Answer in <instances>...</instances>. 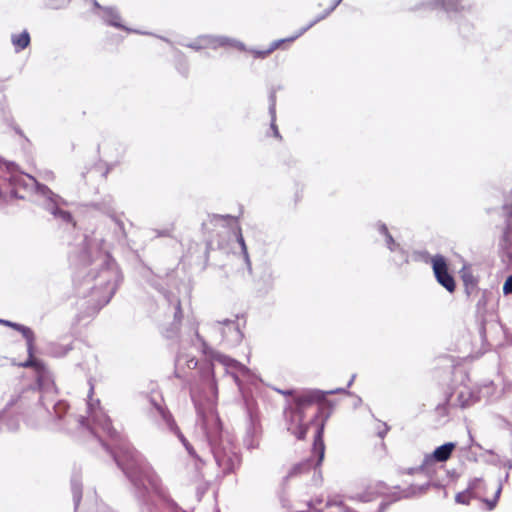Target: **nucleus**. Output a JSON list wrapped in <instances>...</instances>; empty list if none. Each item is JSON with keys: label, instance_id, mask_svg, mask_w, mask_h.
Listing matches in <instances>:
<instances>
[{"label": "nucleus", "instance_id": "nucleus-1", "mask_svg": "<svg viewBox=\"0 0 512 512\" xmlns=\"http://www.w3.org/2000/svg\"><path fill=\"white\" fill-rule=\"evenodd\" d=\"M120 281L114 259L98 250V244L85 238L73 276L76 295L86 299L87 314L97 313L108 304Z\"/></svg>", "mask_w": 512, "mask_h": 512}, {"label": "nucleus", "instance_id": "nucleus-2", "mask_svg": "<svg viewBox=\"0 0 512 512\" xmlns=\"http://www.w3.org/2000/svg\"><path fill=\"white\" fill-rule=\"evenodd\" d=\"M131 485L138 512H162L153 493L168 512H187L171 497L169 489L145 458L128 443H119L115 450L102 442Z\"/></svg>", "mask_w": 512, "mask_h": 512}, {"label": "nucleus", "instance_id": "nucleus-3", "mask_svg": "<svg viewBox=\"0 0 512 512\" xmlns=\"http://www.w3.org/2000/svg\"><path fill=\"white\" fill-rule=\"evenodd\" d=\"M349 394L347 388H336L332 390L306 389L301 394L295 395L292 400H287L284 407V418L287 430L297 439L303 440L306 437L309 424H316V432L313 440V454L316 459H307L294 465L288 473L289 477L309 471L321 465L325 455V444L323 441L325 424L331 415V406L320 405L316 414L308 424H304L306 410L314 403H322L328 395Z\"/></svg>", "mask_w": 512, "mask_h": 512}, {"label": "nucleus", "instance_id": "nucleus-4", "mask_svg": "<svg viewBox=\"0 0 512 512\" xmlns=\"http://www.w3.org/2000/svg\"><path fill=\"white\" fill-rule=\"evenodd\" d=\"M202 381L209 390L205 402H202L200 395H197L194 389L191 390V397L198 415L197 424L205 436L217 466L224 474H228L240 466L241 456L231 439L223 434L222 424L215 407L217 383L211 369L203 373Z\"/></svg>", "mask_w": 512, "mask_h": 512}, {"label": "nucleus", "instance_id": "nucleus-5", "mask_svg": "<svg viewBox=\"0 0 512 512\" xmlns=\"http://www.w3.org/2000/svg\"><path fill=\"white\" fill-rule=\"evenodd\" d=\"M243 397L248 418L246 432L243 438V444L247 449L252 450L258 447L259 437L261 434V425L258 413L256 411L255 401L248 397L246 394H244Z\"/></svg>", "mask_w": 512, "mask_h": 512}, {"label": "nucleus", "instance_id": "nucleus-6", "mask_svg": "<svg viewBox=\"0 0 512 512\" xmlns=\"http://www.w3.org/2000/svg\"><path fill=\"white\" fill-rule=\"evenodd\" d=\"M71 491L75 512H115L105 503L99 501L96 495L86 497L85 506L87 507L83 509L80 505L82 498V483L81 479L76 475L71 479Z\"/></svg>", "mask_w": 512, "mask_h": 512}, {"label": "nucleus", "instance_id": "nucleus-7", "mask_svg": "<svg viewBox=\"0 0 512 512\" xmlns=\"http://www.w3.org/2000/svg\"><path fill=\"white\" fill-rule=\"evenodd\" d=\"M149 284L161 293L168 303L174 308V319L171 326L165 331L164 336L172 339L178 336L180 323L183 317L180 299L173 293L167 291L160 283L159 279H152Z\"/></svg>", "mask_w": 512, "mask_h": 512}, {"label": "nucleus", "instance_id": "nucleus-8", "mask_svg": "<svg viewBox=\"0 0 512 512\" xmlns=\"http://www.w3.org/2000/svg\"><path fill=\"white\" fill-rule=\"evenodd\" d=\"M151 403L153 404L154 410L156 414L161 418L163 424L165 427L174 435L178 437V439L181 441L183 446L185 447L187 453L201 461L200 457L196 453L194 447L189 443V441L185 438V436L182 434L181 430L179 429L178 425L176 424L172 414L169 410H167L165 407L161 406L160 404L156 403L154 400H151Z\"/></svg>", "mask_w": 512, "mask_h": 512}, {"label": "nucleus", "instance_id": "nucleus-9", "mask_svg": "<svg viewBox=\"0 0 512 512\" xmlns=\"http://www.w3.org/2000/svg\"><path fill=\"white\" fill-rule=\"evenodd\" d=\"M214 329L220 333L221 341L228 347L236 346L242 341L243 334L235 320L216 321Z\"/></svg>", "mask_w": 512, "mask_h": 512}, {"label": "nucleus", "instance_id": "nucleus-10", "mask_svg": "<svg viewBox=\"0 0 512 512\" xmlns=\"http://www.w3.org/2000/svg\"><path fill=\"white\" fill-rule=\"evenodd\" d=\"M432 269L437 282L448 292L456 289L454 277L448 270V264L444 256L437 254L432 258Z\"/></svg>", "mask_w": 512, "mask_h": 512}, {"label": "nucleus", "instance_id": "nucleus-11", "mask_svg": "<svg viewBox=\"0 0 512 512\" xmlns=\"http://www.w3.org/2000/svg\"><path fill=\"white\" fill-rule=\"evenodd\" d=\"M456 442H446L434 449L432 453L424 456V465L429 467L434 463H443L450 459L456 449Z\"/></svg>", "mask_w": 512, "mask_h": 512}, {"label": "nucleus", "instance_id": "nucleus-12", "mask_svg": "<svg viewBox=\"0 0 512 512\" xmlns=\"http://www.w3.org/2000/svg\"><path fill=\"white\" fill-rule=\"evenodd\" d=\"M113 199L112 197L104 198L103 201L93 203V207L107 215L110 216L111 220L115 223L117 226L116 234L118 237L125 238L126 237V231L124 227L123 221H121L115 214H114V206H113Z\"/></svg>", "mask_w": 512, "mask_h": 512}, {"label": "nucleus", "instance_id": "nucleus-13", "mask_svg": "<svg viewBox=\"0 0 512 512\" xmlns=\"http://www.w3.org/2000/svg\"><path fill=\"white\" fill-rule=\"evenodd\" d=\"M102 19L103 21L109 25V26H112V27H115V28H119V29H123L127 32H135V33H139V34H147L146 32H141V31H138V30H133V29H130L126 26H124L122 23H121V16L118 12V10L115 8V7H112V6H106L105 8H103V14H102Z\"/></svg>", "mask_w": 512, "mask_h": 512}, {"label": "nucleus", "instance_id": "nucleus-14", "mask_svg": "<svg viewBox=\"0 0 512 512\" xmlns=\"http://www.w3.org/2000/svg\"><path fill=\"white\" fill-rule=\"evenodd\" d=\"M461 0H425L415 7V10L441 8L446 12L457 11Z\"/></svg>", "mask_w": 512, "mask_h": 512}, {"label": "nucleus", "instance_id": "nucleus-15", "mask_svg": "<svg viewBox=\"0 0 512 512\" xmlns=\"http://www.w3.org/2000/svg\"><path fill=\"white\" fill-rule=\"evenodd\" d=\"M88 411H89V418L92 419V421L99 425L104 432H106L111 438L117 437V431L113 428L111 424V420L104 416V415H98V413L93 408V403L88 402Z\"/></svg>", "mask_w": 512, "mask_h": 512}, {"label": "nucleus", "instance_id": "nucleus-16", "mask_svg": "<svg viewBox=\"0 0 512 512\" xmlns=\"http://www.w3.org/2000/svg\"><path fill=\"white\" fill-rule=\"evenodd\" d=\"M34 348L35 347L27 348L28 358L24 363L21 364V366L25 368H34L38 373V382L40 383L44 378L47 370L44 362L34 357Z\"/></svg>", "mask_w": 512, "mask_h": 512}, {"label": "nucleus", "instance_id": "nucleus-17", "mask_svg": "<svg viewBox=\"0 0 512 512\" xmlns=\"http://www.w3.org/2000/svg\"><path fill=\"white\" fill-rule=\"evenodd\" d=\"M217 360L222 363L225 367L229 368V369H233L234 371L231 373L235 382L239 384V377L238 375L236 374L237 372H240L242 374H246L248 373V368L245 367L243 364H241L240 362L236 361L235 359H232L228 356H225V355H218L217 356Z\"/></svg>", "mask_w": 512, "mask_h": 512}, {"label": "nucleus", "instance_id": "nucleus-18", "mask_svg": "<svg viewBox=\"0 0 512 512\" xmlns=\"http://www.w3.org/2000/svg\"><path fill=\"white\" fill-rule=\"evenodd\" d=\"M476 401V396L474 393L467 387L461 389L456 398L457 405L461 408H467L472 405Z\"/></svg>", "mask_w": 512, "mask_h": 512}, {"label": "nucleus", "instance_id": "nucleus-19", "mask_svg": "<svg viewBox=\"0 0 512 512\" xmlns=\"http://www.w3.org/2000/svg\"><path fill=\"white\" fill-rule=\"evenodd\" d=\"M30 34L27 30L22 31L20 34H13L11 36V42L14 45L16 51H21L30 45Z\"/></svg>", "mask_w": 512, "mask_h": 512}, {"label": "nucleus", "instance_id": "nucleus-20", "mask_svg": "<svg viewBox=\"0 0 512 512\" xmlns=\"http://www.w3.org/2000/svg\"><path fill=\"white\" fill-rule=\"evenodd\" d=\"M269 114L271 116V129L273 131V135L276 138L281 139V135L279 133L278 127L275 124L276 121V95L275 92L272 91L269 95Z\"/></svg>", "mask_w": 512, "mask_h": 512}, {"label": "nucleus", "instance_id": "nucleus-21", "mask_svg": "<svg viewBox=\"0 0 512 512\" xmlns=\"http://www.w3.org/2000/svg\"><path fill=\"white\" fill-rule=\"evenodd\" d=\"M259 282L263 284V288L267 291L272 288L274 282V275L271 266L262 265L261 266V274L259 276Z\"/></svg>", "mask_w": 512, "mask_h": 512}, {"label": "nucleus", "instance_id": "nucleus-22", "mask_svg": "<svg viewBox=\"0 0 512 512\" xmlns=\"http://www.w3.org/2000/svg\"><path fill=\"white\" fill-rule=\"evenodd\" d=\"M286 42H291L289 40V37L288 38H284V39H278V40H275L273 41L269 48L266 49V50H256V49H251L249 50L251 53H253L254 57L255 58H265L267 57L269 54H271L274 50L278 49L283 43H286Z\"/></svg>", "mask_w": 512, "mask_h": 512}, {"label": "nucleus", "instance_id": "nucleus-23", "mask_svg": "<svg viewBox=\"0 0 512 512\" xmlns=\"http://www.w3.org/2000/svg\"><path fill=\"white\" fill-rule=\"evenodd\" d=\"M236 238H237V243L240 246L241 254H242L243 258H244V261H245V264L247 266V269H248L249 273H251L252 272V264H251V261H250L247 245L245 243V240H244V237H243V235L241 233V229L240 228H238V230H237Z\"/></svg>", "mask_w": 512, "mask_h": 512}, {"label": "nucleus", "instance_id": "nucleus-24", "mask_svg": "<svg viewBox=\"0 0 512 512\" xmlns=\"http://www.w3.org/2000/svg\"><path fill=\"white\" fill-rule=\"evenodd\" d=\"M89 419L85 416H74V415H68L67 419L65 420V423L63 424L62 428L70 429L69 426L72 424H77L79 427H86L87 429L91 430L89 426Z\"/></svg>", "mask_w": 512, "mask_h": 512}, {"label": "nucleus", "instance_id": "nucleus-25", "mask_svg": "<svg viewBox=\"0 0 512 512\" xmlns=\"http://www.w3.org/2000/svg\"><path fill=\"white\" fill-rule=\"evenodd\" d=\"M16 331L21 333L24 339L26 340L27 348L35 347V334L30 327L19 323L16 328Z\"/></svg>", "mask_w": 512, "mask_h": 512}, {"label": "nucleus", "instance_id": "nucleus-26", "mask_svg": "<svg viewBox=\"0 0 512 512\" xmlns=\"http://www.w3.org/2000/svg\"><path fill=\"white\" fill-rule=\"evenodd\" d=\"M331 13H328V8L322 12V14L318 15L314 20H312L309 24H307L305 27H302L295 35L289 37L290 41L296 40L298 37L303 35L306 31H308L310 28H312L315 24L320 22L321 20L325 19L327 16H329Z\"/></svg>", "mask_w": 512, "mask_h": 512}, {"label": "nucleus", "instance_id": "nucleus-27", "mask_svg": "<svg viewBox=\"0 0 512 512\" xmlns=\"http://www.w3.org/2000/svg\"><path fill=\"white\" fill-rule=\"evenodd\" d=\"M503 210L506 214V220H505V229L503 232V237L505 240H508L510 235L512 234V204H504Z\"/></svg>", "mask_w": 512, "mask_h": 512}, {"label": "nucleus", "instance_id": "nucleus-28", "mask_svg": "<svg viewBox=\"0 0 512 512\" xmlns=\"http://www.w3.org/2000/svg\"><path fill=\"white\" fill-rule=\"evenodd\" d=\"M374 228L379 233V235L383 237L385 245L392 244L391 242L395 240L392 234L389 232L388 227L385 223L378 221L377 223H375Z\"/></svg>", "mask_w": 512, "mask_h": 512}, {"label": "nucleus", "instance_id": "nucleus-29", "mask_svg": "<svg viewBox=\"0 0 512 512\" xmlns=\"http://www.w3.org/2000/svg\"><path fill=\"white\" fill-rule=\"evenodd\" d=\"M221 47H233V48H236L240 51H247V47L246 45L235 39V38H231V37H227V36H221Z\"/></svg>", "mask_w": 512, "mask_h": 512}, {"label": "nucleus", "instance_id": "nucleus-30", "mask_svg": "<svg viewBox=\"0 0 512 512\" xmlns=\"http://www.w3.org/2000/svg\"><path fill=\"white\" fill-rule=\"evenodd\" d=\"M201 40H204L205 48L217 49L222 44L220 35L203 34Z\"/></svg>", "mask_w": 512, "mask_h": 512}, {"label": "nucleus", "instance_id": "nucleus-31", "mask_svg": "<svg viewBox=\"0 0 512 512\" xmlns=\"http://www.w3.org/2000/svg\"><path fill=\"white\" fill-rule=\"evenodd\" d=\"M190 330L194 335V339H191L192 344L195 345V341H197L201 345L203 352L207 353L208 346H207V343L204 340V338L198 332V324L195 323L194 321H191L190 322Z\"/></svg>", "mask_w": 512, "mask_h": 512}, {"label": "nucleus", "instance_id": "nucleus-32", "mask_svg": "<svg viewBox=\"0 0 512 512\" xmlns=\"http://www.w3.org/2000/svg\"><path fill=\"white\" fill-rule=\"evenodd\" d=\"M393 257L392 260L397 266H402L409 261V254L408 252L401 246H399V250H396L392 253Z\"/></svg>", "mask_w": 512, "mask_h": 512}, {"label": "nucleus", "instance_id": "nucleus-33", "mask_svg": "<svg viewBox=\"0 0 512 512\" xmlns=\"http://www.w3.org/2000/svg\"><path fill=\"white\" fill-rule=\"evenodd\" d=\"M71 350H72L71 345L55 344V345L51 346L50 354L53 357L61 358V357L66 356L68 354V352L71 351Z\"/></svg>", "mask_w": 512, "mask_h": 512}, {"label": "nucleus", "instance_id": "nucleus-34", "mask_svg": "<svg viewBox=\"0 0 512 512\" xmlns=\"http://www.w3.org/2000/svg\"><path fill=\"white\" fill-rule=\"evenodd\" d=\"M69 405L64 400H59L53 405L55 419L60 421L65 413H67Z\"/></svg>", "mask_w": 512, "mask_h": 512}, {"label": "nucleus", "instance_id": "nucleus-35", "mask_svg": "<svg viewBox=\"0 0 512 512\" xmlns=\"http://www.w3.org/2000/svg\"><path fill=\"white\" fill-rule=\"evenodd\" d=\"M71 0H46L45 1V8L52 9V10H59L66 8Z\"/></svg>", "mask_w": 512, "mask_h": 512}, {"label": "nucleus", "instance_id": "nucleus-36", "mask_svg": "<svg viewBox=\"0 0 512 512\" xmlns=\"http://www.w3.org/2000/svg\"><path fill=\"white\" fill-rule=\"evenodd\" d=\"M180 44L182 46L191 48V49H193L195 51H199V50L205 49L204 40H201V35H199L197 38H195L191 42H188V43L181 42Z\"/></svg>", "mask_w": 512, "mask_h": 512}, {"label": "nucleus", "instance_id": "nucleus-37", "mask_svg": "<svg viewBox=\"0 0 512 512\" xmlns=\"http://www.w3.org/2000/svg\"><path fill=\"white\" fill-rule=\"evenodd\" d=\"M482 484H483L482 479H481V478H477V477H476V478L472 479V480L469 482V484H468V486H467L466 490H467L470 494H472L474 497H476V493H477V491L481 488Z\"/></svg>", "mask_w": 512, "mask_h": 512}, {"label": "nucleus", "instance_id": "nucleus-38", "mask_svg": "<svg viewBox=\"0 0 512 512\" xmlns=\"http://www.w3.org/2000/svg\"><path fill=\"white\" fill-rule=\"evenodd\" d=\"M471 498H474V496L470 494L467 490H464L456 494L455 501L459 504L467 505L470 503Z\"/></svg>", "mask_w": 512, "mask_h": 512}, {"label": "nucleus", "instance_id": "nucleus-39", "mask_svg": "<svg viewBox=\"0 0 512 512\" xmlns=\"http://www.w3.org/2000/svg\"><path fill=\"white\" fill-rule=\"evenodd\" d=\"M501 491H502V486L498 485V487L495 491L494 498L493 499H484V502L486 503L488 510H493L495 508V506L497 504V500L501 494Z\"/></svg>", "mask_w": 512, "mask_h": 512}, {"label": "nucleus", "instance_id": "nucleus-40", "mask_svg": "<svg viewBox=\"0 0 512 512\" xmlns=\"http://www.w3.org/2000/svg\"><path fill=\"white\" fill-rule=\"evenodd\" d=\"M463 278V282L465 284V287H466V291L467 293L469 294V288H475L476 287V281L474 279V277L470 274H464L462 276Z\"/></svg>", "mask_w": 512, "mask_h": 512}, {"label": "nucleus", "instance_id": "nucleus-41", "mask_svg": "<svg viewBox=\"0 0 512 512\" xmlns=\"http://www.w3.org/2000/svg\"><path fill=\"white\" fill-rule=\"evenodd\" d=\"M429 469L430 468L428 465H424V460H423L419 466L407 469V473L410 475H413V474L419 473V472H423V473L427 474L429 472Z\"/></svg>", "mask_w": 512, "mask_h": 512}, {"label": "nucleus", "instance_id": "nucleus-42", "mask_svg": "<svg viewBox=\"0 0 512 512\" xmlns=\"http://www.w3.org/2000/svg\"><path fill=\"white\" fill-rule=\"evenodd\" d=\"M502 290L504 295L512 294V274L506 278Z\"/></svg>", "mask_w": 512, "mask_h": 512}, {"label": "nucleus", "instance_id": "nucleus-43", "mask_svg": "<svg viewBox=\"0 0 512 512\" xmlns=\"http://www.w3.org/2000/svg\"><path fill=\"white\" fill-rule=\"evenodd\" d=\"M172 228H164V229H154L152 232L155 233L154 237H170L172 233Z\"/></svg>", "mask_w": 512, "mask_h": 512}, {"label": "nucleus", "instance_id": "nucleus-44", "mask_svg": "<svg viewBox=\"0 0 512 512\" xmlns=\"http://www.w3.org/2000/svg\"><path fill=\"white\" fill-rule=\"evenodd\" d=\"M208 489L207 483H200L196 488V495L198 500H201L202 496L206 493Z\"/></svg>", "mask_w": 512, "mask_h": 512}, {"label": "nucleus", "instance_id": "nucleus-45", "mask_svg": "<svg viewBox=\"0 0 512 512\" xmlns=\"http://www.w3.org/2000/svg\"><path fill=\"white\" fill-rule=\"evenodd\" d=\"M389 429H390V427L386 423L381 422L380 427H378V429H377V435L380 438H384L385 435L387 434V432L389 431Z\"/></svg>", "mask_w": 512, "mask_h": 512}, {"label": "nucleus", "instance_id": "nucleus-46", "mask_svg": "<svg viewBox=\"0 0 512 512\" xmlns=\"http://www.w3.org/2000/svg\"><path fill=\"white\" fill-rule=\"evenodd\" d=\"M277 391L279 393H281L282 395L289 396L291 398L290 400H292L295 397V395L301 394L304 390L297 391V390H294V389H288V390H280V389H278Z\"/></svg>", "mask_w": 512, "mask_h": 512}, {"label": "nucleus", "instance_id": "nucleus-47", "mask_svg": "<svg viewBox=\"0 0 512 512\" xmlns=\"http://www.w3.org/2000/svg\"><path fill=\"white\" fill-rule=\"evenodd\" d=\"M391 243L392 244L385 245L391 253L395 252L396 250H399V246H401V244L399 242H397L396 240H393Z\"/></svg>", "mask_w": 512, "mask_h": 512}, {"label": "nucleus", "instance_id": "nucleus-48", "mask_svg": "<svg viewBox=\"0 0 512 512\" xmlns=\"http://www.w3.org/2000/svg\"><path fill=\"white\" fill-rule=\"evenodd\" d=\"M0 323L3 324L4 326H7V327H10L14 330H16L17 326L19 323H16V322H12L10 320H4V319H0Z\"/></svg>", "mask_w": 512, "mask_h": 512}, {"label": "nucleus", "instance_id": "nucleus-49", "mask_svg": "<svg viewBox=\"0 0 512 512\" xmlns=\"http://www.w3.org/2000/svg\"><path fill=\"white\" fill-rule=\"evenodd\" d=\"M178 70H179V72L182 75L187 76V74H188V65H187L186 60H184V62L182 64H179Z\"/></svg>", "mask_w": 512, "mask_h": 512}, {"label": "nucleus", "instance_id": "nucleus-50", "mask_svg": "<svg viewBox=\"0 0 512 512\" xmlns=\"http://www.w3.org/2000/svg\"><path fill=\"white\" fill-rule=\"evenodd\" d=\"M341 2L342 0H334L331 6L328 8V13H332Z\"/></svg>", "mask_w": 512, "mask_h": 512}, {"label": "nucleus", "instance_id": "nucleus-51", "mask_svg": "<svg viewBox=\"0 0 512 512\" xmlns=\"http://www.w3.org/2000/svg\"><path fill=\"white\" fill-rule=\"evenodd\" d=\"M437 411L439 412V414H444L446 413V410H447V403H443V404H439L437 406Z\"/></svg>", "mask_w": 512, "mask_h": 512}, {"label": "nucleus", "instance_id": "nucleus-52", "mask_svg": "<svg viewBox=\"0 0 512 512\" xmlns=\"http://www.w3.org/2000/svg\"><path fill=\"white\" fill-rule=\"evenodd\" d=\"M187 364H188L189 368H195L197 366V364H198V361H197L196 358L192 357L191 359H189L187 361Z\"/></svg>", "mask_w": 512, "mask_h": 512}, {"label": "nucleus", "instance_id": "nucleus-53", "mask_svg": "<svg viewBox=\"0 0 512 512\" xmlns=\"http://www.w3.org/2000/svg\"><path fill=\"white\" fill-rule=\"evenodd\" d=\"M359 499L362 501V502H368V501H372L373 500V496L371 494H367V495H359Z\"/></svg>", "mask_w": 512, "mask_h": 512}, {"label": "nucleus", "instance_id": "nucleus-54", "mask_svg": "<svg viewBox=\"0 0 512 512\" xmlns=\"http://www.w3.org/2000/svg\"><path fill=\"white\" fill-rule=\"evenodd\" d=\"M90 1L94 8L101 10L102 12H103V8L106 7V6H101L97 0H90Z\"/></svg>", "mask_w": 512, "mask_h": 512}, {"label": "nucleus", "instance_id": "nucleus-55", "mask_svg": "<svg viewBox=\"0 0 512 512\" xmlns=\"http://www.w3.org/2000/svg\"><path fill=\"white\" fill-rule=\"evenodd\" d=\"M387 507V503L381 502L377 508L376 512H384Z\"/></svg>", "mask_w": 512, "mask_h": 512}, {"label": "nucleus", "instance_id": "nucleus-56", "mask_svg": "<svg viewBox=\"0 0 512 512\" xmlns=\"http://www.w3.org/2000/svg\"><path fill=\"white\" fill-rule=\"evenodd\" d=\"M217 218L221 219V220H224V219H227V220H233L234 218L231 216V215H226V216H216Z\"/></svg>", "mask_w": 512, "mask_h": 512}, {"label": "nucleus", "instance_id": "nucleus-57", "mask_svg": "<svg viewBox=\"0 0 512 512\" xmlns=\"http://www.w3.org/2000/svg\"><path fill=\"white\" fill-rule=\"evenodd\" d=\"M355 377H356V375H352L351 379L349 380V382L347 384V388L350 387L353 384V381H354Z\"/></svg>", "mask_w": 512, "mask_h": 512}, {"label": "nucleus", "instance_id": "nucleus-58", "mask_svg": "<svg viewBox=\"0 0 512 512\" xmlns=\"http://www.w3.org/2000/svg\"><path fill=\"white\" fill-rule=\"evenodd\" d=\"M15 131H16L17 134L23 136V132H22V130L20 128H15Z\"/></svg>", "mask_w": 512, "mask_h": 512}, {"label": "nucleus", "instance_id": "nucleus-59", "mask_svg": "<svg viewBox=\"0 0 512 512\" xmlns=\"http://www.w3.org/2000/svg\"><path fill=\"white\" fill-rule=\"evenodd\" d=\"M159 38H160V39H162L163 41H165V42H167V43L171 44V41H170L169 39H167V38H165V37H159Z\"/></svg>", "mask_w": 512, "mask_h": 512}, {"label": "nucleus", "instance_id": "nucleus-60", "mask_svg": "<svg viewBox=\"0 0 512 512\" xmlns=\"http://www.w3.org/2000/svg\"><path fill=\"white\" fill-rule=\"evenodd\" d=\"M427 486H428V484H426V485H424V486H421V487H420V490H421V491H425V490H426V488H427Z\"/></svg>", "mask_w": 512, "mask_h": 512}, {"label": "nucleus", "instance_id": "nucleus-61", "mask_svg": "<svg viewBox=\"0 0 512 512\" xmlns=\"http://www.w3.org/2000/svg\"><path fill=\"white\" fill-rule=\"evenodd\" d=\"M93 393V386H91L88 397L91 398V395Z\"/></svg>", "mask_w": 512, "mask_h": 512}, {"label": "nucleus", "instance_id": "nucleus-62", "mask_svg": "<svg viewBox=\"0 0 512 512\" xmlns=\"http://www.w3.org/2000/svg\"><path fill=\"white\" fill-rule=\"evenodd\" d=\"M312 504L310 502L307 503V507L310 509Z\"/></svg>", "mask_w": 512, "mask_h": 512}, {"label": "nucleus", "instance_id": "nucleus-63", "mask_svg": "<svg viewBox=\"0 0 512 512\" xmlns=\"http://www.w3.org/2000/svg\"><path fill=\"white\" fill-rule=\"evenodd\" d=\"M507 467L511 468L512 467V463L509 462V464H507Z\"/></svg>", "mask_w": 512, "mask_h": 512}, {"label": "nucleus", "instance_id": "nucleus-64", "mask_svg": "<svg viewBox=\"0 0 512 512\" xmlns=\"http://www.w3.org/2000/svg\"><path fill=\"white\" fill-rule=\"evenodd\" d=\"M108 172H109V169H107V170L105 171L104 176H106V175L108 174Z\"/></svg>", "mask_w": 512, "mask_h": 512}]
</instances>
